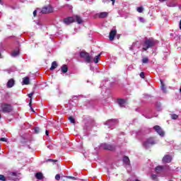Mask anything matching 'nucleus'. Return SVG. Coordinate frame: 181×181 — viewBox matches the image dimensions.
Returning <instances> with one entry per match:
<instances>
[{"instance_id":"nucleus-1","label":"nucleus","mask_w":181,"mask_h":181,"mask_svg":"<svg viewBox=\"0 0 181 181\" xmlns=\"http://www.w3.org/2000/svg\"><path fill=\"white\" fill-rule=\"evenodd\" d=\"M156 43H158V40L153 38H146L142 45V52H146L148 49H151Z\"/></svg>"},{"instance_id":"nucleus-2","label":"nucleus","mask_w":181,"mask_h":181,"mask_svg":"<svg viewBox=\"0 0 181 181\" xmlns=\"http://www.w3.org/2000/svg\"><path fill=\"white\" fill-rule=\"evenodd\" d=\"M0 112L4 114H9V112H12L13 111V107L11 104L2 103H0Z\"/></svg>"},{"instance_id":"nucleus-3","label":"nucleus","mask_w":181,"mask_h":181,"mask_svg":"<svg viewBox=\"0 0 181 181\" xmlns=\"http://www.w3.org/2000/svg\"><path fill=\"white\" fill-rule=\"evenodd\" d=\"M105 125L107 127V128H111V129H114L117 125H118L117 119H110L105 122Z\"/></svg>"},{"instance_id":"nucleus-4","label":"nucleus","mask_w":181,"mask_h":181,"mask_svg":"<svg viewBox=\"0 0 181 181\" xmlns=\"http://www.w3.org/2000/svg\"><path fill=\"white\" fill-rule=\"evenodd\" d=\"M156 141L153 138L150 137L147 139L144 143H143V146L146 149H149L150 146H152V145H156Z\"/></svg>"},{"instance_id":"nucleus-5","label":"nucleus","mask_w":181,"mask_h":181,"mask_svg":"<svg viewBox=\"0 0 181 181\" xmlns=\"http://www.w3.org/2000/svg\"><path fill=\"white\" fill-rule=\"evenodd\" d=\"M117 146L115 145L108 144L107 143L101 144L99 149H105V151H115Z\"/></svg>"},{"instance_id":"nucleus-6","label":"nucleus","mask_w":181,"mask_h":181,"mask_svg":"<svg viewBox=\"0 0 181 181\" xmlns=\"http://www.w3.org/2000/svg\"><path fill=\"white\" fill-rule=\"evenodd\" d=\"M37 11L40 14V13L46 14V13H52V12L54 11V8H53L52 6H48L42 8V9L37 8Z\"/></svg>"},{"instance_id":"nucleus-7","label":"nucleus","mask_w":181,"mask_h":181,"mask_svg":"<svg viewBox=\"0 0 181 181\" xmlns=\"http://www.w3.org/2000/svg\"><path fill=\"white\" fill-rule=\"evenodd\" d=\"M79 56L80 57H81V59H84L86 63H91V57L90 56V54H88V52L82 51L79 53Z\"/></svg>"},{"instance_id":"nucleus-8","label":"nucleus","mask_w":181,"mask_h":181,"mask_svg":"<svg viewBox=\"0 0 181 181\" xmlns=\"http://www.w3.org/2000/svg\"><path fill=\"white\" fill-rule=\"evenodd\" d=\"M141 42H139V41L133 42L131 47H129V50H131V52H133L134 54H135V52H138V50H139Z\"/></svg>"},{"instance_id":"nucleus-9","label":"nucleus","mask_w":181,"mask_h":181,"mask_svg":"<svg viewBox=\"0 0 181 181\" xmlns=\"http://www.w3.org/2000/svg\"><path fill=\"white\" fill-rule=\"evenodd\" d=\"M123 162L125 165L127 172L131 171V162L129 161V158H128V156H124Z\"/></svg>"},{"instance_id":"nucleus-10","label":"nucleus","mask_w":181,"mask_h":181,"mask_svg":"<svg viewBox=\"0 0 181 181\" xmlns=\"http://www.w3.org/2000/svg\"><path fill=\"white\" fill-rule=\"evenodd\" d=\"M153 128L156 131V132H157V134L160 135V136H161L162 138L165 136V132L162 130V128H160L159 125H156Z\"/></svg>"},{"instance_id":"nucleus-11","label":"nucleus","mask_w":181,"mask_h":181,"mask_svg":"<svg viewBox=\"0 0 181 181\" xmlns=\"http://www.w3.org/2000/svg\"><path fill=\"white\" fill-rule=\"evenodd\" d=\"M163 163H170L172 162V156L170 155H165L162 159Z\"/></svg>"},{"instance_id":"nucleus-12","label":"nucleus","mask_w":181,"mask_h":181,"mask_svg":"<svg viewBox=\"0 0 181 181\" xmlns=\"http://www.w3.org/2000/svg\"><path fill=\"white\" fill-rule=\"evenodd\" d=\"M115 36H117V30L115 29L111 30L110 34H109V39L111 42L114 40Z\"/></svg>"},{"instance_id":"nucleus-13","label":"nucleus","mask_w":181,"mask_h":181,"mask_svg":"<svg viewBox=\"0 0 181 181\" xmlns=\"http://www.w3.org/2000/svg\"><path fill=\"white\" fill-rule=\"evenodd\" d=\"M63 22L65 25H70V23H73V22H74V18L73 17H68L64 18Z\"/></svg>"},{"instance_id":"nucleus-14","label":"nucleus","mask_w":181,"mask_h":181,"mask_svg":"<svg viewBox=\"0 0 181 181\" xmlns=\"http://www.w3.org/2000/svg\"><path fill=\"white\" fill-rule=\"evenodd\" d=\"M15 86V80L13 78H11L10 80L8 81L6 87L7 88H12Z\"/></svg>"},{"instance_id":"nucleus-15","label":"nucleus","mask_w":181,"mask_h":181,"mask_svg":"<svg viewBox=\"0 0 181 181\" xmlns=\"http://www.w3.org/2000/svg\"><path fill=\"white\" fill-rule=\"evenodd\" d=\"M96 16H98L100 19H104L108 16V12H100L96 14Z\"/></svg>"},{"instance_id":"nucleus-16","label":"nucleus","mask_w":181,"mask_h":181,"mask_svg":"<svg viewBox=\"0 0 181 181\" xmlns=\"http://www.w3.org/2000/svg\"><path fill=\"white\" fill-rule=\"evenodd\" d=\"M169 54H170V51H169L168 49H165L163 52V60H166V59H168V57H169Z\"/></svg>"},{"instance_id":"nucleus-17","label":"nucleus","mask_w":181,"mask_h":181,"mask_svg":"<svg viewBox=\"0 0 181 181\" xmlns=\"http://www.w3.org/2000/svg\"><path fill=\"white\" fill-rule=\"evenodd\" d=\"M127 103V100L125 99H118L117 100V104L119 105V107H123L124 105H125V103Z\"/></svg>"},{"instance_id":"nucleus-18","label":"nucleus","mask_w":181,"mask_h":181,"mask_svg":"<svg viewBox=\"0 0 181 181\" xmlns=\"http://www.w3.org/2000/svg\"><path fill=\"white\" fill-rule=\"evenodd\" d=\"M101 54H103V52H100L98 55L95 56L93 59V62L97 64L100 60H101Z\"/></svg>"},{"instance_id":"nucleus-19","label":"nucleus","mask_w":181,"mask_h":181,"mask_svg":"<svg viewBox=\"0 0 181 181\" xmlns=\"http://www.w3.org/2000/svg\"><path fill=\"white\" fill-rule=\"evenodd\" d=\"M61 71H62L64 74L67 73V71H69V67H67V65L66 64L62 65V66L61 67Z\"/></svg>"},{"instance_id":"nucleus-20","label":"nucleus","mask_w":181,"mask_h":181,"mask_svg":"<svg viewBox=\"0 0 181 181\" xmlns=\"http://www.w3.org/2000/svg\"><path fill=\"white\" fill-rule=\"evenodd\" d=\"M20 54H21V52L19 51V48H18L16 50L13 51L11 53V56L12 57H16L17 56H19Z\"/></svg>"},{"instance_id":"nucleus-21","label":"nucleus","mask_w":181,"mask_h":181,"mask_svg":"<svg viewBox=\"0 0 181 181\" xmlns=\"http://www.w3.org/2000/svg\"><path fill=\"white\" fill-rule=\"evenodd\" d=\"M57 62L56 61H54L52 63L49 70L53 71V70H54V69H57Z\"/></svg>"},{"instance_id":"nucleus-22","label":"nucleus","mask_w":181,"mask_h":181,"mask_svg":"<svg viewBox=\"0 0 181 181\" xmlns=\"http://www.w3.org/2000/svg\"><path fill=\"white\" fill-rule=\"evenodd\" d=\"M33 94H35L34 92H32L31 93L28 94V98H30L29 105H30L32 111H33V109L32 108V97L33 96Z\"/></svg>"},{"instance_id":"nucleus-23","label":"nucleus","mask_w":181,"mask_h":181,"mask_svg":"<svg viewBox=\"0 0 181 181\" xmlns=\"http://www.w3.org/2000/svg\"><path fill=\"white\" fill-rule=\"evenodd\" d=\"M36 179H38V180H42L43 179V174L42 173H37L35 174Z\"/></svg>"},{"instance_id":"nucleus-24","label":"nucleus","mask_w":181,"mask_h":181,"mask_svg":"<svg viewBox=\"0 0 181 181\" xmlns=\"http://www.w3.org/2000/svg\"><path fill=\"white\" fill-rule=\"evenodd\" d=\"M161 85V90L163 93H166V87H165V83H163V81L162 79L160 80Z\"/></svg>"},{"instance_id":"nucleus-25","label":"nucleus","mask_w":181,"mask_h":181,"mask_svg":"<svg viewBox=\"0 0 181 181\" xmlns=\"http://www.w3.org/2000/svg\"><path fill=\"white\" fill-rule=\"evenodd\" d=\"M23 84L25 86H28V84H29V77L26 76L23 78Z\"/></svg>"},{"instance_id":"nucleus-26","label":"nucleus","mask_w":181,"mask_h":181,"mask_svg":"<svg viewBox=\"0 0 181 181\" xmlns=\"http://www.w3.org/2000/svg\"><path fill=\"white\" fill-rule=\"evenodd\" d=\"M165 169V166L163 165H158L156 168V172H162Z\"/></svg>"},{"instance_id":"nucleus-27","label":"nucleus","mask_w":181,"mask_h":181,"mask_svg":"<svg viewBox=\"0 0 181 181\" xmlns=\"http://www.w3.org/2000/svg\"><path fill=\"white\" fill-rule=\"evenodd\" d=\"M156 108L157 111H162V105H160V103H157L156 104Z\"/></svg>"},{"instance_id":"nucleus-28","label":"nucleus","mask_w":181,"mask_h":181,"mask_svg":"<svg viewBox=\"0 0 181 181\" xmlns=\"http://www.w3.org/2000/svg\"><path fill=\"white\" fill-rule=\"evenodd\" d=\"M76 21L77 22V23L80 24V23H83V20L81 19V17L76 16Z\"/></svg>"},{"instance_id":"nucleus-29","label":"nucleus","mask_w":181,"mask_h":181,"mask_svg":"<svg viewBox=\"0 0 181 181\" xmlns=\"http://www.w3.org/2000/svg\"><path fill=\"white\" fill-rule=\"evenodd\" d=\"M142 63H144V64H146L148 63H149V59L148 57H144L141 60Z\"/></svg>"},{"instance_id":"nucleus-30","label":"nucleus","mask_w":181,"mask_h":181,"mask_svg":"<svg viewBox=\"0 0 181 181\" xmlns=\"http://www.w3.org/2000/svg\"><path fill=\"white\" fill-rule=\"evenodd\" d=\"M69 120L71 124H76V119H74V117L70 116Z\"/></svg>"},{"instance_id":"nucleus-31","label":"nucleus","mask_w":181,"mask_h":181,"mask_svg":"<svg viewBox=\"0 0 181 181\" xmlns=\"http://www.w3.org/2000/svg\"><path fill=\"white\" fill-rule=\"evenodd\" d=\"M136 11L137 12H139V13H142L144 12V7L142 6L137 7Z\"/></svg>"},{"instance_id":"nucleus-32","label":"nucleus","mask_w":181,"mask_h":181,"mask_svg":"<svg viewBox=\"0 0 181 181\" xmlns=\"http://www.w3.org/2000/svg\"><path fill=\"white\" fill-rule=\"evenodd\" d=\"M34 132H35V134H39V132H40V128L35 127L34 128Z\"/></svg>"},{"instance_id":"nucleus-33","label":"nucleus","mask_w":181,"mask_h":181,"mask_svg":"<svg viewBox=\"0 0 181 181\" xmlns=\"http://www.w3.org/2000/svg\"><path fill=\"white\" fill-rule=\"evenodd\" d=\"M138 19L141 23H145V18H144L143 17H138Z\"/></svg>"},{"instance_id":"nucleus-34","label":"nucleus","mask_w":181,"mask_h":181,"mask_svg":"<svg viewBox=\"0 0 181 181\" xmlns=\"http://www.w3.org/2000/svg\"><path fill=\"white\" fill-rule=\"evenodd\" d=\"M134 134H135V135H136V136H138V135H141V132L132 131V135H134Z\"/></svg>"},{"instance_id":"nucleus-35","label":"nucleus","mask_w":181,"mask_h":181,"mask_svg":"<svg viewBox=\"0 0 181 181\" xmlns=\"http://www.w3.org/2000/svg\"><path fill=\"white\" fill-rule=\"evenodd\" d=\"M8 180L11 181H19V178L18 177L12 178L11 177H8Z\"/></svg>"},{"instance_id":"nucleus-36","label":"nucleus","mask_w":181,"mask_h":181,"mask_svg":"<svg viewBox=\"0 0 181 181\" xmlns=\"http://www.w3.org/2000/svg\"><path fill=\"white\" fill-rule=\"evenodd\" d=\"M178 117L179 116H177V115H176V114H173L171 115L172 119H177Z\"/></svg>"},{"instance_id":"nucleus-37","label":"nucleus","mask_w":181,"mask_h":181,"mask_svg":"<svg viewBox=\"0 0 181 181\" xmlns=\"http://www.w3.org/2000/svg\"><path fill=\"white\" fill-rule=\"evenodd\" d=\"M0 180L1 181H6V177L4 176V175H0Z\"/></svg>"},{"instance_id":"nucleus-38","label":"nucleus","mask_w":181,"mask_h":181,"mask_svg":"<svg viewBox=\"0 0 181 181\" xmlns=\"http://www.w3.org/2000/svg\"><path fill=\"white\" fill-rule=\"evenodd\" d=\"M144 98L145 100H149V98H151V96L149 95L144 94Z\"/></svg>"},{"instance_id":"nucleus-39","label":"nucleus","mask_w":181,"mask_h":181,"mask_svg":"<svg viewBox=\"0 0 181 181\" xmlns=\"http://www.w3.org/2000/svg\"><path fill=\"white\" fill-rule=\"evenodd\" d=\"M157 177H158V175H156V174L151 175L152 180H156Z\"/></svg>"},{"instance_id":"nucleus-40","label":"nucleus","mask_w":181,"mask_h":181,"mask_svg":"<svg viewBox=\"0 0 181 181\" xmlns=\"http://www.w3.org/2000/svg\"><path fill=\"white\" fill-rule=\"evenodd\" d=\"M144 115V117H145V118H147V119H151V118H153V116H151V115Z\"/></svg>"},{"instance_id":"nucleus-41","label":"nucleus","mask_w":181,"mask_h":181,"mask_svg":"<svg viewBox=\"0 0 181 181\" xmlns=\"http://www.w3.org/2000/svg\"><path fill=\"white\" fill-rule=\"evenodd\" d=\"M140 77H141V78H145V73L141 72L140 73Z\"/></svg>"},{"instance_id":"nucleus-42","label":"nucleus","mask_w":181,"mask_h":181,"mask_svg":"<svg viewBox=\"0 0 181 181\" xmlns=\"http://www.w3.org/2000/svg\"><path fill=\"white\" fill-rule=\"evenodd\" d=\"M168 6H169L170 8H175V6H176V4H168Z\"/></svg>"},{"instance_id":"nucleus-43","label":"nucleus","mask_w":181,"mask_h":181,"mask_svg":"<svg viewBox=\"0 0 181 181\" xmlns=\"http://www.w3.org/2000/svg\"><path fill=\"white\" fill-rule=\"evenodd\" d=\"M55 179H56V180H60V174L56 175Z\"/></svg>"},{"instance_id":"nucleus-44","label":"nucleus","mask_w":181,"mask_h":181,"mask_svg":"<svg viewBox=\"0 0 181 181\" xmlns=\"http://www.w3.org/2000/svg\"><path fill=\"white\" fill-rule=\"evenodd\" d=\"M66 7L68 8V9H69V11H73V6L66 5Z\"/></svg>"},{"instance_id":"nucleus-45","label":"nucleus","mask_w":181,"mask_h":181,"mask_svg":"<svg viewBox=\"0 0 181 181\" xmlns=\"http://www.w3.org/2000/svg\"><path fill=\"white\" fill-rule=\"evenodd\" d=\"M37 12H39V11L37 9V10H35L33 11V16H36V15H37Z\"/></svg>"},{"instance_id":"nucleus-46","label":"nucleus","mask_w":181,"mask_h":181,"mask_svg":"<svg viewBox=\"0 0 181 181\" xmlns=\"http://www.w3.org/2000/svg\"><path fill=\"white\" fill-rule=\"evenodd\" d=\"M16 175H17V174L15 172L10 173V176H16Z\"/></svg>"},{"instance_id":"nucleus-47","label":"nucleus","mask_w":181,"mask_h":181,"mask_svg":"<svg viewBox=\"0 0 181 181\" xmlns=\"http://www.w3.org/2000/svg\"><path fill=\"white\" fill-rule=\"evenodd\" d=\"M67 179H72L73 180H76L75 177H71V176H66Z\"/></svg>"},{"instance_id":"nucleus-48","label":"nucleus","mask_w":181,"mask_h":181,"mask_svg":"<svg viewBox=\"0 0 181 181\" xmlns=\"http://www.w3.org/2000/svg\"><path fill=\"white\" fill-rule=\"evenodd\" d=\"M0 141H1L2 142H6V138H4V137H1L0 139Z\"/></svg>"},{"instance_id":"nucleus-49","label":"nucleus","mask_w":181,"mask_h":181,"mask_svg":"<svg viewBox=\"0 0 181 181\" xmlns=\"http://www.w3.org/2000/svg\"><path fill=\"white\" fill-rule=\"evenodd\" d=\"M47 162H57V160L53 159H48Z\"/></svg>"},{"instance_id":"nucleus-50","label":"nucleus","mask_w":181,"mask_h":181,"mask_svg":"<svg viewBox=\"0 0 181 181\" xmlns=\"http://www.w3.org/2000/svg\"><path fill=\"white\" fill-rule=\"evenodd\" d=\"M78 97H80V96H77V95H76V96H74V97H72V100H78Z\"/></svg>"},{"instance_id":"nucleus-51","label":"nucleus","mask_w":181,"mask_h":181,"mask_svg":"<svg viewBox=\"0 0 181 181\" xmlns=\"http://www.w3.org/2000/svg\"><path fill=\"white\" fill-rule=\"evenodd\" d=\"M47 148H48V149L52 150V149H53V146H52V145H48V146H47Z\"/></svg>"},{"instance_id":"nucleus-52","label":"nucleus","mask_w":181,"mask_h":181,"mask_svg":"<svg viewBox=\"0 0 181 181\" xmlns=\"http://www.w3.org/2000/svg\"><path fill=\"white\" fill-rule=\"evenodd\" d=\"M103 2L104 4H108V2H110V0H103Z\"/></svg>"},{"instance_id":"nucleus-53","label":"nucleus","mask_w":181,"mask_h":181,"mask_svg":"<svg viewBox=\"0 0 181 181\" xmlns=\"http://www.w3.org/2000/svg\"><path fill=\"white\" fill-rule=\"evenodd\" d=\"M115 63H117V59H115L114 61H111V64H115Z\"/></svg>"},{"instance_id":"nucleus-54","label":"nucleus","mask_w":181,"mask_h":181,"mask_svg":"<svg viewBox=\"0 0 181 181\" xmlns=\"http://www.w3.org/2000/svg\"><path fill=\"white\" fill-rule=\"evenodd\" d=\"M45 135H47V136H49V132L47 130L45 131Z\"/></svg>"},{"instance_id":"nucleus-55","label":"nucleus","mask_w":181,"mask_h":181,"mask_svg":"<svg viewBox=\"0 0 181 181\" xmlns=\"http://www.w3.org/2000/svg\"><path fill=\"white\" fill-rule=\"evenodd\" d=\"M112 1V4L114 5L115 4V0H110Z\"/></svg>"},{"instance_id":"nucleus-56","label":"nucleus","mask_w":181,"mask_h":181,"mask_svg":"<svg viewBox=\"0 0 181 181\" xmlns=\"http://www.w3.org/2000/svg\"><path fill=\"white\" fill-rule=\"evenodd\" d=\"M1 5H4V3L2 2V0H0Z\"/></svg>"},{"instance_id":"nucleus-57","label":"nucleus","mask_w":181,"mask_h":181,"mask_svg":"<svg viewBox=\"0 0 181 181\" xmlns=\"http://www.w3.org/2000/svg\"><path fill=\"white\" fill-rule=\"evenodd\" d=\"M100 88H102L103 89H104V85L101 84Z\"/></svg>"},{"instance_id":"nucleus-58","label":"nucleus","mask_w":181,"mask_h":181,"mask_svg":"<svg viewBox=\"0 0 181 181\" xmlns=\"http://www.w3.org/2000/svg\"><path fill=\"white\" fill-rule=\"evenodd\" d=\"M166 0H159L160 2H165Z\"/></svg>"},{"instance_id":"nucleus-59","label":"nucleus","mask_w":181,"mask_h":181,"mask_svg":"<svg viewBox=\"0 0 181 181\" xmlns=\"http://www.w3.org/2000/svg\"><path fill=\"white\" fill-rule=\"evenodd\" d=\"M49 38L51 39V40H53V37L52 35H50Z\"/></svg>"},{"instance_id":"nucleus-60","label":"nucleus","mask_w":181,"mask_h":181,"mask_svg":"<svg viewBox=\"0 0 181 181\" xmlns=\"http://www.w3.org/2000/svg\"><path fill=\"white\" fill-rule=\"evenodd\" d=\"M135 181H141V180H138V179H136Z\"/></svg>"},{"instance_id":"nucleus-61","label":"nucleus","mask_w":181,"mask_h":181,"mask_svg":"<svg viewBox=\"0 0 181 181\" xmlns=\"http://www.w3.org/2000/svg\"><path fill=\"white\" fill-rule=\"evenodd\" d=\"M37 25H40V23L39 22L37 23Z\"/></svg>"},{"instance_id":"nucleus-62","label":"nucleus","mask_w":181,"mask_h":181,"mask_svg":"<svg viewBox=\"0 0 181 181\" xmlns=\"http://www.w3.org/2000/svg\"><path fill=\"white\" fill-rule=\"evenodd\" d=\"M117 39H119V35H117Z\"/></svg>"},{"instance_id":"nucleus-63","label":"nucleus","mask_w":181,"mask_h":181,"mask_svg":"<svg viewBox=\"0 0 181 181\" xmlns=\"http://www.w3.org/2000/svg\"><path fill=\"white\" fill-rule=\"evenodd\" d=\"M90 70H93V68L90 67Z\"/></svg>"},{"instance_id":"nucleus-64","label":"nucleus","mask_w":181,"mask_h":181,"mask_svg":"<svg viewBox=\"0 0 181 181\" xmlns=\"http://www.w3.org/2000/svg\"><path fill=\"white\" fill-rule=\"evenodd\" d=\"M15 37V36H13V37Z\"/></svg>"}]
</instances>
